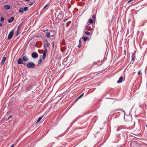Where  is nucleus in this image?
Returning <instances> with one entry per match:
<instances>
[{
    "instance_id": "nucleus-20",
    "label": "nucleus",
    "mask_w": 147,
    "mask_h": 147,
    "mask_svg": "<svg viewBox=\"0 0 147 147\" xmlns=\"http://www.w3.org/2000/svg\"><path fill=\"white\" fill-rule=\"evenodd\" d=\"M42 117H40L38 118V120L37 121V122L36 123H38L40 121V120H41V119H42Z\"/></svg>"
},
{
    "instance_id": "nucleus-27",
    "label": "nucleus",
    "mask_w": 147,
    "mask_h": 147,
    "mask_svg": "<svg viewBox=\"0 0 147 147\" xmlns=\"http://www.w3.org/2000/svg\"><path fill=\"white\" fill-rule=\"evenodd\" d=\"M48 4H47L46 5L43 7V9H45L47 7H48Z\"/></svg>"
},
{
    "instance_id": "nucleus-11",
    "label": "nucleus",
    "mask_w": 147,
    "mask_h": 147,
    "mask_svg": "<svg viewBox=\"0 0 147 147\" xmlns=\"http://www.w3.org/2000/svg\"><path fill=\"white\" fill-rule=\"evenodd\" d=\"M14 19V17H11L8 20V22L9 23L12 22Z\"/></svg>"
},
{
    "instance_id": "nucleus-30",
    "label": "nucleus",
    "mask_w": 147,
    "mask_h": 147,
    "mask_svg": "<svg viewBox=\"0 0 147 147\" xmlns=\"http://www.w3.org/2000/svg\"><path fill=\"white\" fill-rule=\"evenodd\" d=\"M92 18L93 19H94L95 18L96 16L95 15H93L92 16Z\"/></svg>"
},
{
    "instance_id": "nucleus-16",
    "label": "nucleus",
    "mask_w": 147,
    "mask_h": 147,
    "mask_svg": "<svg viewBox=\"0 0 147 147\" xmlns=\"http://www.w3.org/2000/svg\"><path fill=\"white\" fill-rule=\"evenodd\" d=\"M24 11V8L22 7H21L19 9V12L22 13Z\"/></svg>"
},
{
    "instance_id": "nucleus-29",
    "label": "nucleus",
    "mask_w": 147,
    "mask_h": 147,
    "mask_svg": "<svg viewBox=\"0 0 147 147\" xmlns=\"http://www.w3.org/2000/svg\"><path fill=\"white\" fill-rule=\"evenodd\" d=\"M85 34L86 35H89L90 34V32H88V31H86L85 32Z\"/></svg>"
},
{
    "instance_id": "nucleus-6",
    "label": "nucleus",
    "mask_w": 147,
    "mask_h": 147,
    "mask_svg": "<svg viewBox=\"0 0 147 147\" xmlns=\"http://www.w3.org/2000/svg\"><path fill=\"white\" fill-rule=\"evenodd\" d=\"M136 53V51H135L132 54V55L131 56V61H133L136 58V56H135V53Z\"/></svg>"
},
{
    "instance_id": "nucleus-32",
    "label": "nucleus",
    "mask_w": 147,
    "mask_h": 147,
    "mask_svg": "<svg viewBox=\"0 0 147 147\" xmlns=\"http://www.w3.org/2000/svg\"><path fill=\"white\" fill-rule=\"evenodd\" d=\"M133 0H129L128 1V3H130Z\"/></svg>"
},
{
    "instance_id": "nucleus-9",
    "label": "nucleus",
    "mask_w": 147,
    "mask_h": 147,
    "mask_svg": "<svg viewBox=\"0 0 147 147\" xmlns=\"http://www.w3.org/2000/svg\"><path fill=\"white\" fill-rule=\"evenodd\" d=\"M18 63L19 64H23V63L22 59L21 58H19L18 60Z\"/></svg>"
},
{
    "instance_id": "nucleus-1",
    "label": "nucleus",
    "mask_w": 147,
    "mask_h": 147,
    "mask_svg": "<svg viewBox=\"0 0 147 147\" xmlns=\"http://www.w3.org/2000/svg\"><path fill=\"white\" fill-rule=\"evenodd\" d=\"M124 118L125 120L127 121H131L132 120V117L130 115H125Z\"/></svg>"
},
{
    "instance_id": "nucleus-3",
    "label": "nucleus",
    "mask_w": 147,
    "mask_h": 147,
    "mask_svg": "<svg viewBox=\"0 0 147 147\" xmlns=\"http://www.w3.org/2000/svg\"><path fill=\"white\" fill-rule=\"evenodd\" d=\"M86 29H87V30H91L94 29V27L93 26L92 24H89L88 26H87L86 28Z\"/></svg>"
},
{
    "instance_id": "nucleus-41",
    "label": "nucleus",
    "mask_w": 147,
    "mask_h": 147,
    "mask_svg": "<svg viewBox=\"0 0 147 147\" xmlns=\"http://www.w3.org/2000/svg\"><path fill=\"white\" fill-rule=\"evenodd\" d=\"M26 1H29L30 0H25Z\"/></svg>"
},
{
    "instance_id": "nucleus-36",
    "label": "nucleus",
    "mask_w": 147,
    "mask_h": 147,
    "mask_svg": "<svg viewBox=\"0 0 147 147\" xmlns=\"http://www.w3.org/2000/svg\"><path fill=\"white\" fill-rule=\"evenodd\" d=\"M52 45H53V47L54 46V43L53 42L52 43Z\"/></svg>"
},
{
    "instance_id": "nucleus-37",
    "label": "nucleus",
    "mask_w": 147,
    "mask_h": 147,
    "mask_svg": "<svg viewBox=\"0 0 147 147\" xmlns=\"http://www.w3.org/2000/svg\"><path fill=\"white\" fill-rule=\"evenodd\" d=\"M17 35H18L19 33H18V31H17Z\"/></svg>"
},
{
    "instance_id": "nucleus-2",
    "label": "nucleus",
    "mask_w": 147,
    "mask_h": 147,
    "mask_svg": "<svg viewBox=\"0 0 147 147\" xmlns=\"http://www.w3.org/2000/svg\"><path fill=\"white\" fill-rule=\"evenodd\" d=\"M35 65V64L32 61H30L26 64V66L28 67L32 68L34 67Z\"/></svg>"
},
{
    "instance_id": "nucleus-38",
    "label": "nucleus",
    "mask_w": 147,
    "mask_h": 147,
    "mask_svg": "<svg viewBox=\"0 0 147 147\" xmlns=\"http://www.w3.org/2000/svg\"><path fill=\"white\" fill-rule=\"evenodd\" d=\"M14 145L13 144L12 145V146L10 147H14Z\"/></svg>"
},
{
    "instance_id": "nucleus-18",
    "label": "nucleus",
    "mask_w": 147,
    "mask_h": 147,
    "mask_svg": "<svg viewBox=\"0 0 147 147\" xmlns=\"http://www.w3.org/2000/svg\"><path fill=\"white\" fill-rule=\"evenodd\" d=\"M46 36L47 38H49L50 37V34L49 32L46 33Z\"/></svg>"
},
{
    "instance_id": "nucleus-10",
    "label": "nucleus",
    "mask_w": 147,
    "mask_h": 147,
    "mask_svg": "<svg viewBox=\"0 0 147 147\" xmlns=\"http://www.w3.org/2000/svg\"><path fill=\"white\" fill-rule=\"evenodd\" d=\"M6 59V57H4L3 58V59L1 62V65H2L4 63V62L5 61Z\"/></svg>"
},
{
    "instance_id": "nucleus-7",
    "label": "nucleus",
    "mask_w": 147,
    "mask_h": 147,
    "mask_svg": "<svg viewBox=\"0 0 147 147\" xmlns=\"http://www.w3.org/2000/svg\"><path fill=\"white\" fill-rule=\"evenodd\" d=\"M22 60L24 61H26L29 59L26 56H24L22 58Z\"/></svg>"
},
{
    "instance_id": "nucleus-31",
    "label": "nucleus",
    "mask_w": 147,
    "mask_h": 147,
    "mask_svg": "<svg viewBox=\"0 0 147 147\" xmlns=\"http://www.w3.org/2000/svg\"><path fill=\"white\" fill-rule=\"evenodd\" d=\"M12 117V116L11 115H10L8 117V118L7 119V120H9V119H10V118H11Z\"/></svg>"
},
{
    "instance_id": "nucleus-14",
    "label": "nucleus",
    "mask_w": 147,
    "mask_h": 147,
    "mask_svg": "<svg viewBox=\"0 0 147 147\" xmlns=\"http://www.w3.org/2000/svg\"><path fill=\"white\" fill-rule=\"evenodd\" d=\"M79 45H78V47L79 48H80L82 46V42L81 41V39H80L79 40Z\"/></svg>"
},
{
    "instance_id": "nucleus-12",
    "label": "nucleus",
    "mask_w": 147,
    "mask_h": 147,
    "mask_svg": "<svg viewBox=\"0 0 147 147\" xmlns=\"http://www.w3.org/2000/svg\"><path fill=\"white\" fill-rule=\"evenodd\" d=\"M123 79V78L122 77H120L119 78V80L117 81V83H120L121 82Z\"/></svg>"
},
{
    "instance_id": "nucleus-42",
    "label": "nucleus",
    "mask_w": 147,
    "mask_h": 147,
    "mask_svg": "<svg viewBox=\"0 0 147 147\" xmlns=\"http://www.w3.org/2000/svg\"><path fill=\"white\" fill-rule=\"evenodd\" d=\"M146 127H147V125H146Z\"/></svg>"
},
{
    "instance_id": "nucleus-23",
    "label": "nucleus",
    "mask_w": 147,
    "mask_h": 147,
    "mask_svg": "<svg viewBox=\"0 0 147 147\" xmlns=\"http://www.w3.org/2000/svg\"><path fill=\"white\" fill-rule=\"evenodd\" d=\"M46 54L45 53H43V55H42V59H44L45 58V57H46Z\"/></svg>"
},
{
    "instance_id": "nucleus-4",
    "label": "nucleus",
    "mask_w": 147,
    "mask_h": 147,
    "mask_svg": "<svg viewBox=\"0 0 147 147\" xmlns=\"http://www.w3.org/2000/svg\"><path fill=\"white\" fill-rule=\"evenodd\" d=\"M13 33H14V32H13V30H12L11 31V32L9 33L8 35V39L10 40V39H11L12 38L13 35Z\"/></svg>"
},
{
    "instance_id": "nucleus-40",
    "label": "nucleus",
    "mask_w": 147,
    "mask_h": 147,
    "mask_svg": "<svg viewBox=\"0 0 147 147\" xmlns=\"http://www.w3.org/2000/svg\"><path fill=\"white\" fill-rule=\"evenodd\" d=\"M2 26V24L0 23V26Z\"/></svg>"
},
{
    "instance_id": "nucleus-13",
    "label": "nucleus",
    "mask_w": 147,
    "mask_h": 147,
    "mask_svg": "<svg viewBox=\"0 0 147 147\" xmlns=\"http://www.w3.org/2000/svg\"><path fill=\"white\" fill-rule=\"evenodd\" d=\"M82 39L83 40H84V41H87V40L89 39L87 37H85L84 36H83L82 37Z\"/></svg>"
},
{
    "instance_id": "nucleus-22",
    "label": "nucleus",
    "mask_w": 147,
    "mask_h": 147,
    "mask_svg": "<svg viewBox=\"0 0 147 147\" xmlns=\"http://www.w3.org/2000/svg\"><path fill=\"white\" fill-rule=\"evenodd\" d=\"M28 7H25L24 8V11H26L28 10Z\"/></svg>"
},
{
    "instance_id": "nucleus-39",
    "label": "nucleus",
    "mask_w": 147,
    "mask_h": 147,
    "mask_svg": "<svg viewBox=\"0 0 147 147\" xmlns=\"http://www.w3.org/2000/svg\"><path fill=\"white\" fill-rule=\"evenodd\" d=\"M33 3H30V4H29V5H33Z\"/></svg>"
},
{
    "instance_id": "nucleus-24",
    "label": "nucleus",
    "mask_w": 147,
    "mask_h": 147,
    "mask_svg": "<svg viewBox=\"0 0 147 147\" xmlns=\"http://www.w3.org/2000/svg\"><path fill=\"white\" fill-rule=\"evenodd\" d=\"M46 43H47V46L49 47L50 45V43H49V42H48L47 40H46Z\"/></svg>"
},
{
    "instance_id": "nucleus-19",
    "label": "nucleus",
    "mask_w": 147,
    "mask_h": 147,
    "mask_svg": "<svg viewBox=\"0 0 147 147\" xmlns=\"http://www.w3.org/2000/svg\"><path fill=\"white\" fill-rule=\"evenodd\" d=\"M88 22L90 24H92L93 23V20L91 19H90L89 20Z\"/></svg>"
},
{
    "instance_id": "nucleus-26",
    "label": "nucleus",
    "mask_w": 147,
    "mask_h": 147,
    "mask_svg": "<svg viewBox=\"0 0 147 147\" xmlns=\"http://www.w3.org/2000/svg\"><path fill=\"white\" fill-rule=\"evenodd\" d=\"M42 61V59L40 58L38 61V64L40 63Z\"/></svg>"
},
{
    "instance_id": "nucleus-34",
    "label": "nucleus",
    "mask_w": 147,
    "mask_h": 147,
    "mask_svg": "<svg viewBox=\"0 0 147 147\" xmlns=\"http://www.w3.org/2000/svg\"><path fill=\"white\" fill-rule=\"evenodd\" d=\"M140 71H138V75H140Z\"/></svg>"
},
{
    "instance_id": "nucleus-25",
    "label": "nucleus",
    "mask_w": 147,
    "mask_h": 147,
    "mask_svg": "<svg viewBox=\"0 0 147 147\" xmlns=\"http://www.w3.org/2000/svg\"><path fill=\"white\" fill-rule=\"evenodd\" d=\"M4 18H3V17H1V20H0V21L2 22H3L4 21Z\"/></svg>"
},
{
    "instance_id": "nucleus-35",
    "label": "nucleus",
    "mask_w": 147,
    "mask_h": 147,
    "mask_svg": "<svg viewBox=\"0 0 147 147\" xmlns=\"http://www.w3.org/2000/svg\"><path fill=\"white\" fill-rule=\"evenodd\" d=\"M115 111H121V109H117V110H115Z\"/></svg>"
},
{
    "instance_id": "nucleus-15",
    "label": "nucleus",
    "mask_w": 147,
    "mask_h": 147,
    "mask_svg": "<svg viewBox=\"0 0 147 147\" xmlns=\"http://www.w3.org/2000/svg\"><path fill=\"white\" fill-rule=\"evenodd\" d=\"M4 7L7 9H8L10 8V6L7 5H5Z\"/></svg>"
},
{
    "instance_id": "nucleus-33",
    "label": "nucleus",
    "mask_w": 147,
    "mask_h": 147,
    "mask_svg": "<svg viewBox=\"0 0 147 147\" xmlns=\"http://www.w3.org/2000/svg\"><path fill=\"white\" fill-rule=\"evenodd\" d=\"M67 19H68V18H67V19H65L64 20V22H65Z\"/></svg>"
},
{
    "instance_id": "nucleus-5",
    "label": "nucleus",
    "mask_w": 147,
    "mask_h": 147,
    "mask_svg": "<svg viewBox=\"0 0 147 147\" xmlns=\"http://www.w3.org/2000/svg\"><path fill=\"white\" fill-rule=\"evenodd\" d=\"M31 56L33 58H36L38 56V55L37 53L33 52L32 53Z\"/></svg>"
},
{
    "instance_id": "nucleus-21",
    "label": "nucleus",
    "mask_w": 147,
    "mask_h": 147,
    "mask_svg": "<svg viewBox=\"0 0 147 147\" xmlns=\"http://www.w3.org/2000/svg\"><path fill=\"white\" fill-rule=\"evenodd\" d=\"M84 94V93H82L77 98V99L78 100L80 98L82 97Z\"/></svg>"
},
{
    "instance_id": "nucleus-17",
    "label": "nucleus",
    "mask_w": 147,
    "mask_h": 147,
    "mask_svg": "<svg viewBox=\"0 0 147 147\" xmlns=\"http://www.w3.org/2000/svg\"><path fill=\"white\" fill-rule=\"evenodd\" d=\"M44 48L45 49V50L44 53H45L46 54L47 52V49L46 48V45H45V44L44 45Z\"/></svg>"
},
{
    "instance_id": "nucleus-28",
    "label": "nucleus",
    "mask_w": 147,
    "mask_h": 147,
    "mask_svg": "<svg viewBox=\"0 0 147 147\" xmlns=\"http://www.w3.org/2000/svg\"><path fill=\"white\" fill-rule=\"evenodd\" d=\"M21 24H20L18 27V30H18L20 28V27H21Z\"/></svg>"
},
{
    "instance_id": "nucleus-8",
    "label": "nucleus",
    "mask_w": 147,
    "mask_h": 147,
    "mask_svg": "<svg viewBox=\"0 0 147 147\" xmlns=\"http://www.w3.org/2000/svg\"><path fill=\"white\" fill-rule=\"evenodd\" d=\"M58 17L60 19H62L63 18L62 12H59V14L58 16Z\"/></svg>"
}]
</instances>
